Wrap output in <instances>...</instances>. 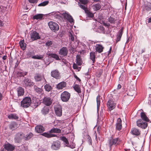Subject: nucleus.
I'll use <instances>...</instances> for the list:
<instances>
[{
    "instance_id": "f257e3e1",
    "label": "nucleus",
    "mask_w": 151,
    "mask_h": 151,
    "mask_svg": "<svg viewBox=\"0 0 151 151\" xmlns=\"http://www.w3.org/2000/svg\"><path fill=\"white\" fill-rule=\"evenodd\" d=\"M121 142L120 139L118 137L109 139L108 140V145L109 147V150H111L112 147L113 146H116L119 145Z\"/></svg>"
},
{
    "instance_id": "f03ea898",
    "label": "nucleus",
    "mask_w": 151,
    "mask_h": 151,
    "mask_svg": "<svg viewBox=\"0 0 151 151\" xmlns=\"http://www.w3.org/2000/svg\"><path fill=\"white\" fill-rule=\"evenodd\" d=\"M31 103V98L29 97H26L21 101L20 106L24 108H27L30 106Z\"/></svg>"
},
{
    "instance_id": "7ed1b4c3",
    "label": "nucleus",
    "mask_w": 151,
    "mask_h": 151,
    "mask_svg": "<svg viewBox=\"0 0 151 151\" xmlns=\"http://www.w3.org/2000/svg\"><path fill=\"white\" fill-rule=\"evenodd\" d=\"M135 85L134 83H131L129 88L127 95L130 96L134 97L137 94L135 90Z\"/></svg>"
},
{
    "instance_id": "20e7f679",
    "label": "nucleus",
    "mask_w": 151,
    "mask_h": 151,
    "mask_svg": "<svg viewBox=\"0 0 151 151\" xmlns=\"http://www.w3.org/2000/svg\"><path fill=\"white\" fill-rule=\"evenodd\" d=\"M48 25L50 29L54 32L58 31L59 29L58 24L55 22L52 21L48 23Z\"/></svg>"
},
{
    "instance_id": "39448f33",
    "label": "nucleus",
    "mask_w": 151,
    "mask_h": 151,
    "mask_svg": "<svg viewBox=\"0 0 151 151\" xmlns=\"http://www.w3.org/2000/svg\"><path fill=\"white\" fill-rule=\"evenodd\" d=\"M136 123L137 126L143 129H146L147 126L148 124L147 122L141 119L138 120Z\"/></svg>"
},
{
    "instance_id": "423d86ee",
    "label": "nucleus",
    "mask_w": 151,
    "mask_h": 151,
    "mask_svg": "<svg viewBox=\"0 0 151 151\" xmlns=\"http://www.w3.org/2000/svg\"><path fill=\"white\" fill-rule=\"evenodd\" d=\"M70 94L67 91H64L61 95V99L64 102L68 101L70 97Z\"/></svg>"
},
{
    "instance_id": "0eeeda50",
    "label": "nucleus",
    "mask_w": 151,
    "mask_h": 151,
    "mask_svg": "<svg viewBox=\"0 0 151 151\" xmlns=\"http://www.w3.org/2000/svg\"><path fill=\"white\" fill-rule=\"evenodd\" d=\"M79 6L81 8L84 10L88 17L92 18L93 17V14L92 13L89 11L87 7L85 6H83L80 4H79Z\"/></svg>"
},
{
    "instance_id": "6e6552de",
    "label": "nucleus",
    "mask_w": 151,
    "mask_h": 151,
    "mask_svg": "<svg viewBox=\"0 0 151 151\" xmlns=\"http://www.w3.org/2000/svg\"><path fill=\"white\" fill-rule=\"evenodd\" d=\"M56 115L59 116H60L62 114V110L61 106L56 105L54 107Z\"/></svg>"
},
{
    "instance_id": "1a4fd4ad",
    "label": "nucleus",
    "mask_w": 151,
    "mask_h": 151,
    "mask_svg": "<svg viewBox=\"0 0 151 151\" xmlns=\"http://www.w3.org/2000/svg\"><path fill=\"white\" fill-rule=\"evenodd\" d=\"M62 15L65 19L68 20L71 23L74 22V20L72 17L68 12H63Z\"/></svg>"
},
{
    "instance_id": "9d476101",
    "label": "nucleus",
    "mask_w": 151,
    "mask_h": 151,
    "mask_svg": "<svg viewBox=\"0 0 151 151\" xmlns=\"http://www.w3.org/2000/svg\"><path fill=\"white\" fill-rule=\"evenodd\" d=\"M107 106L110 111H111L114 109L116 107L115 104L111 99L109 100L107 104Z\"/></svg>"
},
{
    "instance_id": "9b49d317",
    "label": "nucleus",
    "mask_w": 151,
    "mask_h": 151,
    "mask_svg": "<svg viewBox=\"0 0 151 151\" xmlns=\"http://www.w3.org/2000/svg\"><path fill=\"white\" fill-rule=\"evenodd\" d=\"M68 53V50L65 47H63L60 49L59 54L62 57L66 56Z\"/></svg>"
},
{
    "instance_id": "f8f14e48",
    "label": "nucleus",
    "mask_w": 151,
    "mask_h": 151,
    "mask_svg": "<svg viewBox=\"0 0 151 151\" xmlns=\"http://www.w3.org/2000/svg\"><path fill=\"white\" fill-rule=\"evenodd\" d=\"M60 146V141H57L53 142L51 146L52 149L55 150H58Z\"/></svg>"
},
{
    "instance_id": "ddd939ff",
    "label": "nucleus",
    "mask_w": 151,
    "mask_h": 151,
    "mask_svg": "<svg viewBox=\"0 0 151 151\" xmlns=\"http://www.w3.org/2000/svg\"><path fill=\"white\" fill-rule=\"evenodd\" d=\"M31 38L33 41H34L40 39V37L37 32L34 31L31 33Z\"/></svg>"
},
{
    "instance_id": "4468645a",
    "label": "nucleus",
    "mask_w": 151,
    "mask_h": 151,
    "mask_svg": "<svg viewBox=\"0 0 151 151\" xmlns=\"http://www.w3.org/2000/svg\"><path fill=\"white\" fill-rule=\"evenodd\" d=\"M52 100L51 99L48 97H45L43 100L42 102L45 105L50 106L52 103Z\"/></svg>"
},
{
    "instance_id": "2eb2a0df",
    "label": "nucleus",
    "mask_w": 151,
    "mask_h": 151,
    "mask_svg": "<svg viewBox=\"0 0 151 151\" xmlns=\"http://www.w3.org/2000/svg\"><path fill=\"white\" fill-rule=\"evenodd\" d=\"M24 137V134L22 133H18L16 135L15 140L17 142H19Z\"/></svg>"
},
{
    "instance_id": "dca6fc26",
    "label": "nucleus",
    "mask_w": 151,
    "mask_h": 151,
    "mask_svg": "<svg viewBox=\"0 0 151 151\" xmlns=\"http://www.w3.org/2000/svg\"><path fill=\"white\" fill-rule=\"evenodd\" d=\"M51 76L52 77L58 79L60 78V73L58 70H57L51 72Z\"/></svg>"
},
{
    "instance_id": "f3484780",
    "label": "nucleus",
    "mask_w": 151,
    "mask_h": 151,
    "mask_svg": "<svg viewBox=\"0 0 151 151\" xmlns=\"http://www.w3.org/2000/svg\"><path fill=\"white\" fill-rule=\"evenodd\" d=\"M4 147L8 151H12L14 149V147L8 143L4 145Z\"/></svg>"
},
{
    "instance_id": "a211bd4d",
    "label": "nucleus",
    "mask_w": 151,
    "mask_h": 151,
    "mask_svg": "<svg viewBox=\"0 0 151 151\" xmlns=\"http://www.w3.org/2000/svg\"><path fill=\"white\" fill-rule=\"evenodd\" d=\"M122 128V120L120 118L118 119L116 124V129L117 130L120 131Z\"/></svg>"
},
{
    "instance_id": "6ab92c4d",
    "label": "nucleus",
    "mask_w": 151,
    "mask_h": 151,
    "mask_svg": "<svg viewBox=\"0 0 151 151\" xmlns=\"http://www.w3.org/2000/svg\"><path fill=\"white\" fill-rule=\"evenodd\" d=\"M24 83L25 86H31L34 85V83L27 78H25V79L24 80Z\"/></svg>"
},
{
    "instance_id": "aec40b11",
    "label": "nucleus",
    "mask_w": 151,
    "mask_h": 151,
    "mask_svg": "<svg viewBox=\"0 0 151 151\" xmlns=\"http://www.w3.org/2000/svg\"><path fill=\"white\" fill-rule=\"evenodd\" d=\"M44 131V128L41 125L37 126L35 127V131L38 133H41Z\"/></svg>"
},
{
    "instance_id": "412c9836",
    "label": "nucleus",
    "mask_w": 151,
    "mask_h": 151,
    "mask_svg": "<svg viewBox=\"0 0 151 151\" xmlns=\"http://www.w3.org/2000/svg\"><path fill=\"white\" fill-rule=\"evenodd\" d=\"M104 47L101 45L96 44L95 46L96 51L99 53L103 51Z\"/></svg>"
},
{
    "instance_id": "4be33fe9",
    "label": "nucleus",
    "mask_w": 151,
    "mask_h": 151,
    "mask_svg": "<svg viewBox=\"0 0 151 151\" xmlns=\"http://www.w3.org/2000/svg\"><path fill=\"white\" fill-rule=\"evenodd\" d=\"M17 93L18 96H23L24 93V90L22 87H19L17 88Z\"/></svg>"
},
{
    "instance_id": "5701e85b",
    "label": "nucleus",
    "mask_w": 151,
    "mask_h": 151,
    "mask_svg": "<svg viewBox=\"0 0 151 151\" xmlns=\"http://www.w3.org/2000/svg\"><path fill=\"white\" fill-rule=\"evenodd\" d=\"M47 54L49 57L54 58L56 60H60V58L59 56L56 54L47 52Z\"/></svg>"
},
{
    "instance_id": "b1692460",
    "label": "nucleus",
    "mask_w": 151,
    "mask_h": 151,
    "mask_svg": "<svg viewBox=\"0 0 151 151\" xmlns=\"http://www.w3.org/2000/svg\"><path fill=\"white\" fill-rule=\"evenodd\" d=\"M66 86V83L65 82H62L59 83L57 85V88L59 89H62L65 87Z\"/></svg>"
},
{
    "instance_id": "393cba45",
    "label": "nucleus",
    "mask_w": 151,
    "mask_h": 151,
    "mask_svg": "<svg viewBox=\"0 0 151 151\" xmlns=\"http://www.w3.org/2000/svg\"><path fill=\"white\" fill-rule=\"evenodd\" d=\"M131 132L133 135L136 136L139 135L140 134V131L138 129L135 128H132Z\"/></svg>"
},
{
    "instance_id": "a878e982",
    "label": "nucleus",
    "mask_w": 151,
    "mask_h": 151,
    "mask_svg": "<svg viewBox=\"0 0 151 151\" xmlns=\"http://www.w3.org/2000/svg\"><path fill=\"white\" fill-rule=\"evenodd\" d=\"M41 135L45 136L48 138H50L54 137H56V136L55 134H52L50 133V131L47 132H44L41 134Z\"/></svg>"
},
{
    "instance_id": "bb28decb",
    "label": "nucleus",
    "mask_w": 151,
    "mask_h": 151,
    "mask_svg": "<svg viewBox=\"0 0 151 151\" xmlns=\"http://www.w3.org/2000/svg\"><path fill=\"white\" fill-rule=\"evenodd\" d=\"M95 52H91L90 53V58L91 59V61L92 62V65H94L93 63L95 62Z\"/></svg>"
},
{
    "instance_id": "cd10ccee",
    "label": "nucleus",
    "mask_w": 151,
    "mask_h": 151,
    "mask_svg": "<svg viewBox=\"0 0 151 151\" xmlns=\"http://www.w3.org/2000/svg\"><path fill=\"white\" fill-rule=\"evenodd\" d=\"M18 127L17 124L15 122H12L9 125L10 129L12 130L17 129Z\"/></svg>"
},
{
    "instance_id": "c85d7f7f",
    "label": "nucleus",
    "mask_w": 151,
    "mask_h": 151,
    "mask_svg": "<svg viewBox=\"0 0 151 151\" xmlns=\"http://www.w3.org/2000/svg\"><path fill=\"white\" fill-rule=\"evenodd\" d=\"M44 78L43 76L39 74H36L35 76V79L37 81H41Z\"/></svg>"
},
{
    "instance_id": "c756f323",
    "label": "nucleus",
    "mask_w": 151,
    "mask_h": 151,
    "mask_svg": "<svg viewBox=\"0 0 151 151\" xmlns=\"http://www.w3.org/2000/svg\"><path fill=\"white\" fill-rule=\"evenodd\" d=\"M76 61L77 65H82V61L80 55H77Z\"/></svg>"
},
{
    "instance_id": "7c9ffc66",
    "label": "nucleus",
    "mask_w": 151,
    "mask_h": 151,
    "mask_svg": "<svg viewBox=\"0 0 151 151\" xmlns=\"http://www.w3.org/2000/svg\"><path fill=\"white\" fill-rule=\"evenodd\" d=\"M122 33L123 31L122 29H120L119 30L118 33V34L117 36V38L116 40V41L117 42L119 41L120 40L122 34Z\"/></svg>"
},
{
    "instance_id": "2f4dec72",
    "label": "nucleus",
    "mask_w": 151,
    "mask_h": 151,
    "mask_svg": "<svg viewBox=\"0 0 151 151\" xmlns=\"http://www.w3.org/2000/svg\"><path fill=\"white\" fill-rule=\"evenodd\" d=\"M50 133H51V134L53 133H61V131L59 129L53 128V129H51L50 131Z\"/></svg>"
},
{
    "instance_id": "473e14b6",
    "label": "nucleus",
    "mask_w": 151,
    "mask_h": 151,
    "mask_svg": "<svg viewBox=\"0 0 151 151\" xmlns=\"http://www.w3.org/2000/svg\"><path fill=\"white\" fill-rule=\"evenodd\" d=\"M141 117L142 119V120L144 121H145L147 122L149 121V119L146 116L145 113L143 112L141 113Z\"/></svg>"
},
{
    "instance_id": "72a5a7b5",
    "label": "nucleus",
    "mask_w": 151,
    "mask_h": 151,
    "mask_svg": "<svg viewBox=\"0 0 151 151\" xmlns=\"http://www.w3.org/2000/svg\"><path fill=\"white\" fill-rule=\"evenodd\" d=\"M49 111V108L48 107L45 106L44 107L41 111V112L43 114L45 115L47 114Z\"/></svg>"
},
{
    "instance_id": "f704fd0d",
    "label": "nucleus",
    "mask_w": 151,
    "mask_h": 151,
    "mask_svg": "<svg viewBox=\"0 0 151 151\" xmlns=\"http://www.w3.org/2000/svg\"><path fill=\"white\" fill-rule=\"evenodd\" d=\"M8 118L10 119H18V117L16 114H12L9 115Z\"/></svg>"
},
{
    "instance_id": "c9c22d12",
    "label": "nucleus",
    "mask_w": 151,
    "mask_h": 151,
    "mask_svg": "<svg viewBox=\"0 0 151 151\" xmlns=\"http://www.w3.org/2000/svg\"><path fill=\"white\" fill-rule=\"evenodd\" d=\"M59 12H52L51 13H50L49 15L50 16L52 15L54 16L55 18H57L59 17Z\"/></svg>"
},
{
    "instance_id": "e433bc0d",
    "label": "nucleus",
    "mask_w": 151,
    "mask_h": 151,
    "mask_svg": "<svg viewBox=\"0 0 151 151\" xmlns=\"http://www.w3.org/2000/svg\"><path fill=\"white\" fill-rule=\"evenodd\" d=\"M92 7L95 11H96L100 9L101 6L99 4H94L92 6Z\"/></svg>"
},
{
    "instance_id": "4c0bfd02",
    "label": "nucleus",
    "mask_w": 151,
    "mask_h": 151,
    "mask_svg": "<svg viewBox=\"0 0 151 151\" xmlns=\"http://www.w3.org/2000/svg\"><path fill=\"white\" fill-rule=\"evenodd\" d=\"M43 15L42 14H37L34 16L33 17V19H41L43 17Z\"/></svg>"
},
{
    "instance_id": "58836bf2",
    "label": "nucleus",
    "mask_w": 151,
    "mask_h": 151,
    "mask_svg": "<svg viewBox=\"0 0 151 151\" xmlns=\"http://www.w3.org/2000/svg\"><path fill=\"white\" fill-rule=\"evenodd\" d=\"M19 44L23 50L25 49L26 46V44L25 43H24V40L20 41L19 42Z\"/></svg>"
},
{
    "instance_id": "ea45409f",
    "label": "nucleus",
    "mask_w": 151,
    "mask_h": 151,
    "mask_svg": "<svg viewBox=\"0 0 151 151\" xmlns=\"http://www.w3.org/2000/svg\"><path fill=\"white\" fill-rule=\"evenodd\" d=\"M44 57V55H37L33 56L32 58L35 59L42 60L43 59Z\"/></svg>"
},
{
    "instance_id": "a19ab883",
    "label": "nucleus",
    "mask_w": 151,
    "mask_h": 151,
    "mask_svg": "<svg viewBox=\"0 0 151 151\" xmlns=\"http://www.w3.org/2000/svg\"><path fill=\"white\" fill-rule=\"evenodd\" d=\"M73 87L75 91L77 92L78 93H81V88L79 85L77 84H76Z\"/></svg>"
},
{
    "instance_id": "79ce46f5",
    "label": "nucleus",
    "mask_w": 151,
    "mask_h": 151,
    "mask_svg": "<svg viewBox=\"0 0 151 151\" xmlns=\"http://www.w3.org/2000/svg\"><path fill=\"white\" fill-rule=\"evenodd\" d=\"M60 139L65 143V146H68L69 145V142L67 139L64 137H60Z\"/></svg>"
},
{
    "instance_id": "37998d69",
    "label": "nucleus",
    "mask_w": 151,
    "mask_h": 151,
    "mask_svg": "<svg viewBox=\"0 0 151 151\" xmlns=\"http://www.w3.org/2000/svg\"><path fill=\"white\" fill-rule=\"evenodd\" d=\"M144 11H149L151 9V7L150 5H145L142 6Z\"/></svg>"
},
{
    "instance_id": "c03bdc74",
    "label": "nucleus",
    "mask_w": 151,
    "mask_h": 151,
    "mask_svg": "<svg viewBox=\"0 0 151 151\" xmlns=\"http://www.w3.org/2000/svg\"><path fill=\"white\" fill-rule=\"evenodd\" d=\"M69 36L70 39L72 41L74 40V34L73 32L71 31H70L69 34Z\"/></svg>"
},
{
    "instance_id": "a18cd8bd",
    "label": "nucleus",
    "mask_w": 151,
    "mask_h": 151,
    "mask_svg": "<svg viewBox=\"0 0 151 151\" xmlns=\"http://www.w3.org/2000/svg\"><path fill=\"white\" fill-rule=\"evenodd\" d=\"M49 3V1H43L42 3L39 4L38 5L39 6H45L47 5Z\"/></svg>"
},
{
    "instance_id": "49530a36",
    "label": "nucleus",
    "mask_w": 151,
    "mask_h": 151,
    "mask_svg": "<svg viewBox=\"0 0 151 151\" xmlns=\"http://www.w3.org/2000/svg\"><path fill=\"white\" fill-rule=\"evenodd\" d=\"M108 21L110 22L111 24H115V19L114 18L110 17L108 18Z\"/></svg>"
},
{
    "instance_id": "de8ad7c7",
    "label": "nucleus",
    "mask_w": 151,
    "mask_h": 151,
    "mask_svg": "<svg viewBox=\"0 0 151 151\" xmlns=\"http://www.w3.org/2000/svg\"><path fill=\"white\" fill-rule=\"evenodd\" d=\"M45 90L47 91H49L52 89L51 86L49 84H46L44 86Z\"/></svg>"
},
{
    "instance_id": "09e8293b",
    "label": "nucleus",
    "mask_w": 151,
    "mask_h": 151,
    "mask_svg": "<svg viewBox=\"0 0 151 151\" xmlns=\"http://www.w3.org/2000/svg\"><path fill=\"white\" fill-rule=\"evenodd\" d=\"M80 3H78V4L79 5V4H81H81H83L84 5L86 6V5L88 3V0H79Z\"/></svg>"
},
{
    "instance_id": "8fccbe9b",
    "label": "nucleus",
    "mask_w": 151,
    "mask_h": 151,
    "mask_svg": "<svg viewBox=\"0 0 151 151\" xmlns=\"http://www.w3.org/2000/svg\"><path fill=\"white\" fill-rule=\"evenodd\" d=\"M33 136V134L31 133H30L29 134L27 135H26L25 137V140H27L30 139Z\"/></svg>"
},
{
    "instance_id": "3c124183",
    "label": "nucleus",
    "mask_w": 151,
    "mask_h": 151,
    "mask_svg": "<svg viewBox=\"0 0 151 151\" xmlns=\"http://www.w3.org/2000/svg\"><path fill=\"white\" fill-rule=\"evenodd\" d=\"M34 89L36 91V92L39 93H40L41 92V89L40 88H38L36 86H35L34 87Z\"/></svg>"
},
{
    "instance_id": "603ef678",
    "label": "nucleus",
    "mask_w": 151,
    "mask_h": 151,
    "mask_svg": "<svg viewBox=\"0 0 151 151\" xmlns=\"http://www.w3.org/2000/svg\"><path fill=\"white\" fill-rule=\"evenodd\" d=\"M100 96H98L96 98L97 108H99L100 105Z\"/></svg>"
},
{
    "instance_id": "864d4df0",
    "label": "nucleus",
    "mask_w": 151,
    "mask_h": 151,
    "mask_svg": "<svg viewBox=\"0 0 151 151\" xmlns=\"http://www.w3.org/2000/svg\"><path fill=\"white\" fill-rule=\"evenodd\" d=\"M27 72H19V75L20 77L24 76L27 74Z\"/></svg>"
},
{
    "instance_id": "5fc2aeb1",
    "label": "nucleus",
    "mask_w": 151,
    "mask_h": 151,
    "mask_svg": "<svg viewBox=\"0 0 151 151\" xmlns=\"http://www.w3.org/2000/svg\"><path fill=\"white\" fill-rule=\"evenodd\" d=\"M28 1L30 3L36 4L38 1V0H28Z\"/></svg>"
},
{
    "instance_id": "6e6d98bb",
    "label": "nucleus",
    "mask_w": 151,
    "mask_h": 151,
    "mask_svg": "<svg viewBox=\"0 0 151 151\" xmlns=\"http://www.w3.org/2000/svg\"><path fill=\"white\" fill-rule=\"evenodd\" d=\"M52 44V42L51 41H48L46 43V45L47 46H49Z\"/></svg>"
},
{
    "instance_id": "4d7b16f0",
    "label": "nucleus",
    "mask_w": 151,
    "mask_h": 151,
    "mask_svg": "<svg viewBox=\"0 0 151 151\" xmlns=\"http://www.w3.org/2000/svg\"><path fill=\"white\" fill-rule=\"evenodd\" d=\"M62 62L64 64L63 65H68V63L67 62V61H66L65 60H62Z\"/></svg>"
},
{
    "instance_id": "13d9d810",
    "label": "nucleus",
    "mask_w": 151,
    "mask_h": 151,
    "mask_svg": "<svg viewBox=\"0 0 151 151\" xmlns=\"http://www.w3.org/2000/svg\"><path fill=\"white\" fill-rule=\"evenodd\" d=\"M102 23L104 25L107 27H109L110 26V24L108 23H106L104 22H103Z\"/></svg>"
},
{
    "instance_id": "bf43d9fd",
    "label": "nucleus",
    "mask_w": 151,
    "mask_h": 151,
    "mask_svg": "<svg viewBox=\"0 0 151 151\" xmlns=\"http://www.w3.org/2000/svg\"><path fill=\"white\" fill-rule=\"evenodd\" d=\"M66 147H69L72 149H73L75 148V145L73 144L69 145L68 146H66Z\"/></svg>"
},
{
    "instance_id": "052dcab7",
    "label": "nucleus",
    "mask_w": 151,
    "mask_h": 151,
    "mask_svg": "<svg viewBox=\"0 0 151 151\" xmlns=\"http://www.w3.org/2000/svg\"><path fill=\"white\" fill-rule=\"evenodd\" d=\"M73 74L74 77L76 79V80L78 81L79 82H80L81 81V79L77 76L74 73Z\"/></svg>"
},
{
    "instance_id": "680f3d73",
    "label": "nucleus",
    "mask_w": 151,
    "mask_h": 151,
    "mask_svg": "<svg viewBox=\"0 0 151 151\" xmlns=\"http://www.w3.org/2000/svg\"><path fill=\"white\" fill-rule=\"evenodd\" d=\"M73 67L74 69L77 70V71H79L81 69V67H80L79 68H78V67Z\"/></svg>"
},
{
    "instance_id": "e2e57ef3",
    "label": "nucleus",
    "mask_w": 151,
    "mask_h": 151,
    "mask_svg": "<svg viewBox=\"0 0 151 151\" xmlns=\"http://www.w3.org/2000/svg\"><path fill=\"white\" fill-rule=\"evenodd\" d=\"M4 25L3 22L0 20V26H2Z\"/></svg>"
},
{
    "instance_id": "0e129e2a",
    "label": "nucleus",
    "mask_w": 151,
    "mask_h": 151,
    "mask_svg": "<svg viewBox=\"0 0 151 151\" xmlns=\"http://www.w3.org/2000/svg\"><path fill=\"white\" fill-rule=\"evenodd\" d=\"M6 58H7L6 56L4 55L2 59H3V60H6Z\"/></svg>"
},
{
    "instance_id": "69168bd1",
    "label": "nucleus",
    "mask_w": 151,
    "mask_h": 151,
    "mask_svg": "<svg viewBox=\"0 0 151 151\" xmlns=\"http://www.w3.org/2000/svg\"><path fill=\"white\" fill-rule=\"evenodd\" d=\"M121 88V86L120 84H119L117 86V88L120 89Z\"/></svg>"
},
{
    "instance_id": "338daca9",
    "label": "nucleus",
    "mask_w": 151,
    "mask_h": 151,
    "mask_svg": "<svg viewBox=\"0 0 151 151\" xmlns=\"http://www.w3.org/2000/svg\"><path fill=\"white\" fill-rule=\"evenodd\" d=\"M102 73V70H100L99 71V76H100L101 75V74Z\"/></svg>"
},
{
    "instance_id": "774afa93",
    "label": "nucleus",
    "mask_w": 151,
    "mask_h": 151,
    "mask_svg": "<svg viewBox=\"0 0 151 151\" xmlns=\"http://www.w3.org/2000/svg\"><path fill=\"white\" fill-rule=\"evenodd\" d=\"M148 22V23L151 22V17L149 18Z\"/></svg>"
}]
</instances>
